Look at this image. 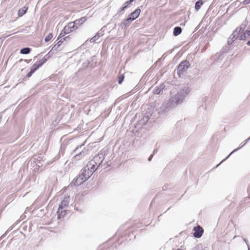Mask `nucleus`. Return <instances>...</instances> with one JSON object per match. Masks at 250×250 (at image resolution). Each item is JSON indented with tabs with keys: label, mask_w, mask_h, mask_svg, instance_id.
Instances as JSON below:
<instances>
[{
	"label": "nucleus",
	"mask_w": 250,
	"mask_h": 250,
	"mask_svg": "<svg viewBox=\"0 0 250 250\" xmlns=\"http://www.w3.org/2000/svg\"><path fill=\"white\" fill-rule=\"evenodd\" d=\"M78 28L77 26L75 24V23L70 22L67 25L64 26L63 30L61 31L59 35V38H62L65 35L73 31Z\"/></svg>",
	"instance_id": "nucleus-2"
},
{
	"label": "nucleus",
	"mask_w": 250,
	"mask_h": 250,
	"mask_svg": "<svg viewBox=\"0 0 250 250\" xmlns=\"http://www.w3.org/2000/svg\"><path fill=\"white\" fill-rule=\"evenodd\" d=\"M247 44H248V45H250V40L248 42H247Z\"/></svg>",
	"instance_id": "nucleus-23"
},
{
	"label": "nucleus",
	"mask_w": 250,
	"mask_h": 250,
	"mask_svg": "<svg viewBox=\"0 0 250 250\" xmlns=\"http://www.w3.org/2000/svg\"><path fill=\"white\" fill-rule=\"evenodd\" d=\"M70 197L67 196L64 197L63 200L61 202L59 208L65 209L68 207L69 204Z\"/></svg>",
	"instance_id": "nucleus-8"
},
{
	"label": "nucleus",
	"mask_w": 250,
	"mask_h": 250,
	"mask_svg": "<svg viewBox=\"0 0 250 250\" xmlns=\"http://www.w3.org/2000/svg\"><path fill=\"white\" fill-rule=\"evenodd\" d=\"M131 3V2L129 0L126 1L124 4V6L120 8V12L125 10V9H126Z\"/></svg>",
	"instance_id": "nucleus-16"
},
{
	"label": "nucleus",
	"mask_w": 250,
	"mask_h": 250,
	"mask_svg": "<svg viewBox=\"0 0 250 250\" xmlns=\"http://www.w3.org/2000/svg\"><path fill=\"white\" fill-rule=\"evenodd\" d=\"M134 0H129V1L132 2V1H133Z\"/></svg>",
	"instance_id": "nucleus-24"
},
{
	"label": "nucleus",
	"mask_w": 250,
	"mask_h": 250,
	"mask_svg": "<svg viewBox=\"0 0 250 250\" xmlns=\"http://www.w3.org/2000/svg\"><path fill=\"white\" fill-rule=\"evenodd\" d=\"M86 20V19L85 17H83L79 20H76L75 21L73 22L75 23V24L77 26L78 25V27L82 25L83 23H84Z\"/></svg>",
	"instance_id": "nucleus-11"
},
{
	"label": "nucleus",
	"mask_w": 250,
	"mask_h": 250,
	"mask_svg": "<svg viewBox=\"0 0 250 250\" xmlns=\"http://www.w3.org/2000/svg\"><path fill=\"white\" fill-rule=\"evenodd\" d=\"M125 78V76L124 74L120 75L118 77V83L119 84H121L123 82Z\"/></svg>",
	"instance_id": "nucleus-18"
},
{
	"label": "nucleus",
	"mask_w": 250,
	"mask_h": 250,
	"mask_svg": "<svg viewBox=\"0 0 250 250\" xmlns=\"http://www.w3.org/2000/svg\"><path fill=\"white\" fill-rule=\"evenodd\" d=\"M66 209L59 208L57 211L58 218L61 219L63 218L66 214Z\"/></svg>",
	"instance_id": "nucleus-10"
},
{
	"label": "nucleus",
	"mask_w": 250,
	"mask_h": 250,
	"mask_svg": "<svg viewBox=\"0 0 250 250\" xmlns=\"http://www.w3.org/2000/svg\"><path fill=\"white\" fill-rule=\"evenodd\" d=\"M48 58L44 57L41 60L36 62L32 66L31 70L27 74V77L29 78L40 66L44 64L47 60Z\"/></svg>",
	"instance_id": "nucleus-3"
},
{
	"label": "nucleus",
	"mask_w": 250,
	"mask_h": 250,
	"mask_svg": "<svg viewBox=\"0 0 250 250\" xmlns=\"http://www.w3.org/2000/svg\"><path fill=\"white\" fill-rule=\"evenodd\" d=\"M86 172V170L84 169L83 172L76 179L74 180L73 183L75 186H78L81 185L90 177V176H87Z\"/></svg>",
	"instance_id": "nucleus-4"
},
{
	"label": "nucleus",
	"mask_w": 250,
	"mask_h": 250,
	"mask_svg": "<svg viewBox=\"0 0 250 250\" xmlns=\"http://www.w3.org/2000/svg\"><path fill=\"white\" fill-rule=\"evenodd\" d=\"M233 38L245 41L250 37V30L244 31L242 27L238 28L232 33Z\"/></svg>",
	"instance_id": "nucleus-1"
},
{
	"label": "nucleus",
	"mask_w": 250,
	"mask_h": 250,
	"mask_svg": "<svg viewBox=\"0 0 250 250\" xmlns=\"http://www.w3.org/2000/svg\"><path fill=\"white\" fill-rule=\"evenodd\" d=\"M189 66V63L187 61H184L182 62L178 67V74L179 77H181L185 72H186Z\"/></svg>",
	"instance_id": "nucleus-5"
},
{
	"label": "nucleus",
	"mask_w": 250,
	"mask_h": 250,
	"mask_svg": "<svg viewBox=\"0 0 250 250\" xmlns=\"http://www.w3.org/2000/svg\"><path fill=\"white\" fill-rule=\"evenodd\" d=\"M182 32V29L179 27L174 28L173 34L175 36L179 35Z\"/></svg>",
	"instance_id": "nucleus-14"
},
{
	"label": "nucleus",
	"mask_w": 250,
	"mask_h": 250,
	"mask_svg": "<svg viewBox=\"0 0 250 250\" xmlns=\"http://www.w3.org/2000/svg\"><path fill=\"white\" fill-rule=\"evenodd\" d=\"M53 38L52 33H49L44 39L45 42H47L51 40Z\"/></svg>",
	"instance_id": "nucleus-17"
},
{
	"label": "nucleus",
	"mask_w": 250,
	"mask_h": 250,
	"mask_svg": "<svg viewBox=\"0 0 250 250\" xmlns=\"http://www.w3.org/2000/svg\"><path fill=\"white\" fill-rule=\"evenodd\" d=\"M193 230L194 231L193 236L196 238L201 237L204 232L203 229L200 226H197L194 227Z\"/></svg>",
	"instance_id": "nucleus-7"
},
{
	"label": "nucleus",
	"mask_w": 250,
	"mask_h": 250,
	"mask_svg": "<svg viewBox=\"0 0 250 250\" xmlns=\"http://www.w3.org/2000/svg\"><path fill=\"white\" fill-rule=\"evenodd\" d=\"M28 9L27 7H23L22 8L19 9L18 11V16L19 17H21L23 16L24 14L26 13L27 10Z\"/></svg>",
	"instance_id": "nucleus-12"
},
{
	"label": "nucleus",
	"mask_w": 250,
	"mask_h": 250,
	"mask_svg": "<svg viewBox=\"0 0 250 250\" xmlns=\"http://www.w3.org/2000/svg\"><path fill=\"white\" fill-rule=\"evenodd\" d=\"M141 13V10L139 8L136 9L134 12H132L130 15L129 19L127 20H134L137 19L140 15Z\"/></svg>",
	"instance_id": "nucleus-9"
},
{
	"label": "nucleus",
	"mask_w": 250,
	"mask_h": 250,
	"mask_svg": "<svg viewBox=\"0 0 250 250\" xmlns=\"http://www.w3.org/2000/svg\"><path fill=\"white\" fill-rule=\"evenodd\" d=\"M204 2L202 0H199L196 3L195 5V9L196 11H198L201 8V6L203 4Z\"/></svg>",
	"instance_id": "nucleus-13"
},
{
	"label": "nucleus",
	"mask_w": 250,
	"mask_h": 250,
	"mask_svg": "<svg viewBox=\"0 0 250 250\" xmlns=\"http://www.w3.org/2000/svg\"><path fill=\"white\" fill-rule=\"evenodd\" d=\"M96 162L93 160H91L90 162H89L88 164L87 165V168H84V169H85L87 171V176H91L94 171L97 169L96 167Z\"/></svg>",
	"instance_id": "nucleus-6"
},
{
	"label": "nucleus",
	"mask_w": 250,
	"mask_h": 250,
	"mask_svg": "<svg viewBox=\"0 0 250 250\" xmlns=\"http://www.w3.org/2000/svg\"><path fill=\"white\" fill-rule=\"evenodd\" d=\"M31 49L28 47L22 48L21 50L20 53L22 54H27L30 52Z\"/></svg>",
	"instance_id": "nucleus-15"
},
{
	"label": "nucleus",
	"mask_w": 250,
	"mask_h": 250,
	"mask_svg": "<svg viewBox=\"0 0 250 250\" xmlns=\"http://www.w3.org/2000/svg\"><path fill=\"white\" fill-rule=\"evenodd\" d=\"M244 2L246 4H249L250 3V0H245Z\"/></svg>",
	"instance_id": "nucleus-22"
},
{
	"label": "nucleus",
	"mask_w": 250,
	"mask_h": 250,
	"mask_svg": "<svg viewBox=\"0 0 250 250\" xmlns=\"http://www.w3.org/2000/svg\"><path fill=\"white\" fill-rule=\"evenodd\" d=\"M237 39L233 38V36L232 35V38L231 39H229L228 41V43L229 44H231L232 43V42L234 41L235 40H236Z\"/></svg>",
	"instance_id": "nucleus-20"
},
{
	"label": "nucleus",
	"mask_w": 250,
	"mask_h": 250,
	"mask_svg": "<svg viewBox=\"0 0 250 250\" xmlns=\"http://www.w3.org/2000/svg\"><path fill=\"white\" fill-rule=\"evenodd\" d=\"M65 40V38L62 39V40H60V41H59V42H58V43L59 44V45H60L61 44V43H62Z\"/></svg>",
	"instance_id": "nucleus-21"
},
{
	"label": "nucleus",
	"mask_w": 250,
	"mask_h": 250,
	"mask_svg": "<svg viewBox=\"0 0 250 250\" xmlns=\"http://www.w3.org/2000/svg\"><path fill=\"white\" fill-rule=\"evenodd\" d=\"M161 89L159 87H156L153 90V93L154 94H159L160 93Z\"/></svg>",
	"instance_id": "nucleus-19"
}]
</instances>
